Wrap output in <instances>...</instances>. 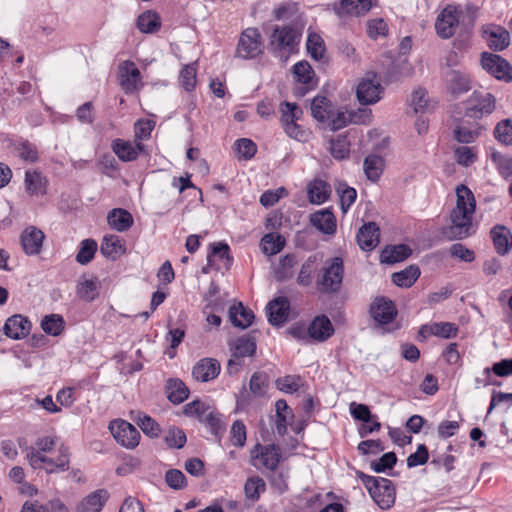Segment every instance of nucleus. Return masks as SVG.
<instances>
[{
  "label": "nucleus",
  "mask_w": 512,
  "mask_h": 512,
  "mask_svg": "<svg viewBox=\"0 0 512 512\" xmlns=\"http://www.w3.org/2000/svg\"><path fill=\"white\" fill-rule=\"evenodd\" d=\"M494 247L498 254L505 255L512 248V233L503 225H496L490 231Z\"/></svg>",
  "instance_id": "29"
},
{
  "label": "nucleus",
  "mask_w": 512,
  "mask_h": 512,
  "mask_svg": "<svg viewBox=\"0 0 512 512\" xmlns=\"http://www.w3.org/2000/svg\"><path fill=\"white\" fill-rule=\"evenodd\" d=\"M456 206L450 212V224L443 227L441 233L448 241L462 240L475 233L472 219L476 200L472 191L461 184L456 188Z\"/></svg>",
  "instance_id": "1"
},
{
  "label": "nucleus",
  "mask_w": 512,
  "mask_h": 512,
  "mask_svg": "<svg viewBox=\"0 0 512 512\" xmlns=\"http://www.w3.org/2000/svg\"><path fill=\"white\" fill-rule=\"evenodd\" d=\"M133 420L138 424L144 434L156 438L161 433L160 425L150 416L141 411L132 412Z\"/></svg>",
  "instance_id": "40"
},
{
  "label": "nucleus",
  "mask_w": 512,
  "mask_h": 512,
  "mask_svg": "<svg viewBox=\"0 0 512 512\" xmlns=\"http://www.w3.org/2000/svg\"><path fill=\"white\" fill-rule=\"evenodd\" d=\"M43 331L52 336H58L64 329V319L59 314L46 315L41 321Z\"/></svg>",
  "instance_id": "47"
},
{
  "label": "nucleus",
  "mask_w": 512,
  "mask_h": 512,
  "mask_svg": "<svg viewBox=\"0 0 512 512\" xmlns=\"http://www.w3.org/2000/svg\"><path fill=\"white\" fill-rule=\"evenodd\" d=\"M448 83L450 92L455 96L464 94L471 89L469 77L460 71H451L448 74Z\"/></svg>",
  "instance_id": "38"
},
{
  "label": "nucleus",
  "mask_w": 512,
  "mask_h": 512,
  "mask_svg": "<svg viewBox=\"0 0 512 512\" xmlns=\"http://www.w3.org/2000/svg\"><path fill=\"white\" fill-rule=\"evenodd\" d=\"M281 124L285 133L297 141H307L309 132L297 122L303 116V110L296 103L284 101L280 104Z\"/></svg>",
  "instance_id": "5"
},
{
  "label": "nucleus",
  "mask_w": 512,
  "mask_h": 512,
  "mask_svg": "<svg viewBox=\"0 0 512 512\" xmlns=\"http://www.w3.org/2000/svg\"><path fill=\"white\" fill-rule=\"evenodd\" d=\"M318 257L316 254L310 255L302 264L297 277V283L300 286L308 287L312 284L313 274L316 271V262Z\"/></svg>",
  "instance_id": "44"
},
{
  "label": "nucleus",
  "mask_w": 512,
  "mask_h": 512,
  "mask_svg": "<svg viewBox=\"0 0 512 512\" xmlns=\"http://www.w3.org/2000/svg\"><path fill=\"white\" fill-rule=\"evenodd\" d=\"M200 422L209 427L211 432L215 435L223 430L220 414L212 407H209V410L205 413Z\"/></svg>",
  "instance_id": "62"
},
{
  "label": "nucleus",
  "mask_w": 512,
  "mask_h": 512,
  "mask_svg": "<svg viewBox=\"0 0 512 512\" xmlns=\"http://www.w3.org/2000/svg\"><path fill=\"white\" fill-rule=\"evenodd\" d=\"M45 235L36 226L26 227L20 235V244L27 256L39 255L42 251Z\"/></svg>",
  "instance_id": "16"
},
{
  "label": "nucleus",
  "mask_w": 512,
  "mask_h": 512,
  "mask_svg": "<svg viewBox=\"0 0 512 512\" xmlns=\"http://www.w3.org/2000/svg\"><path fill=\"white\" fill-rule=\"evenodd\" d=\"M26 458L33 469H44L48 474L69 469V452L63 445L59 448V456L55 460L36 451L33 447L27 448Z\"/></svg>",
  "instance_id": "3"
},
{
  "label": "nucleus",
  "mask_w": 512,
  "mask_h": 512,
  "mask_svg": "<svg viewBox=\"0 0 512 512\" xmlns=\"http://www.w3.org/2000/svg\"><path fill=\"white\" fill-rule=\"evenodd\" d=\"M488 46L494 51H502L510 44V33L502 26L489 24L482 27Z\"/></svg>",
  "instance_id": "18"
},
{
  "label": "nucleus",
  "mask_w": 512,
  "mask_h": 512,
  "mask_svg": "<svg viewBox=\"0 0 512 512\" xmlns=\"http://www.w3.org/2000/svg\"><path fill=\"white\" fill-rule=\"evenodd\" d=\"M481 65L489 74L505 82L512 81V67L500 55L488 52L482 53Z\"/></svg>",
  "instance_id": "13"
},
{
  "label": "nucleus",
  "mask_w": 512,
  "mask_h": 512,
  "mask_svg": "<svg viewBox=\"0 0 512 512\" xmlns=\"http://www.w3.org/2000/svg\"><path fill=\"white\" fill-rule=\"evenodd\" d=\"M370 314L379 324H388L395 319L397 309L394 302L390 299L377 297L370 305Z\"/></svg>",
  "instance_id": "17"
},
{
  "label": "nucleus",
  "mask_w": 512,
  "mask_h": 512,
  "mask_svg": "<svg viewBox=\"0 0 512 512\" xmlns=\"http://www.w3.org/2000/svg\"><path fill=\"white\" fill-rule=\"evenodd\" d=\"M420 276V269L416 265H410L409 267L395 272L392 274V282L399 287L409 288L411 287Z\"/></svg>",
  "instance_id": "39"
},
{
  "label": "nucleus",
  "mask_w": 512,
  "mask_h": 512,
  "mask_svg": "<svg viewBox=\"0 0 512 512\" xmlns=\"http://www.w3.org/2000/svg\"><path fill=\"white\" fill-rule=\"evenodd\" d=\"M25 191L31 196L46 194L47 179L37 170H27L24 178Z\"/></svg>",
  "instance_id": "32"
},
{
  "label": "nucleus",
  "mask_w": 512,
  "mask_h": 512,
  "mask_svg": "<svg viewBox=\"0 0 512 512\" xmlns=\"http://www.w3.org/2000/svg\"><path fill=\"white\" fill-rule=\"evenodd\" d=\"M311 114L320 121L325 122L331 118V102L325 96H316L311 102Z\"/></svg>",
  "instance_id": "42"
},
{
  "label": "nucleus",
  "mask_w": 512,
  "mask_h": 512,
  "mask_svg": "<svg viewBox=\"0 0 512 512\" xmlns=\"http://www.w3.org/2000/svg\"><path fill=\"white\" fill-rule=\"evenodd\" d=\"M301 385V378L295 375H287L276 380L277 388L285 393L293 394L297 392Z\"/></svg>",
  "instance_id": "58"
},
{
  "label": "nucleus",
  "mask_w": 512,
  "mask_h": 512,
  "mask_svg": "<svg viewBox=\"0 0 512 512\" xmlns=\"http://www.w3.org/2000/svg\"><path fill=\"white\" fill-rule=\"evenodd\" d=\"M307 51L310 56L315 60H320L324 57V53L326 51L324 40L322 37L315 33L310 32L308 34L307 43H306Z\"/></svg>",
  "instance_id": "48"
},
{
  "label": "nucleus",
  "mask_w": 512,
  "mask_h": 512,
  "mask_svg": "<svg viewBox=\"0 0 512 512\" xmlns=\"http://www.w3.org/2000/svg\"><path fill=\"white\" fill-rule=\"evenodd\" d=\"M285 245V239L274 233H269L261 239V247L264 254L272 256L279 253Z\"/></svg>",
  "instance_id": "45"
},
{
  "label": "nucleus",
  "mask_w": 512,
  "mask_h": 512,
  "mask_svg": "<svg viewBox=\"0 0 512 512\" xmlns=\"http://www.w3.org/2000/svg\"><path fill=\"white\" fill-rule=\"evenodd\" d=\"M109 497L106 489L90 492L78 502L75 512H101Z\"/></svg>",
  "instance_id": "21"
},
{
  "label": "nucleus",
  "mask_w": 512,
  "mask_h": 512,
  "mask_svg": "<svg viewBox=\"0 0 512 512\" xmlns=\"http://www.w3.org/2000/svg\"><path fill=\"white\" fill-rule=\"evenodd\" d=\"M256 351V340L251 335L239 337L233 346L232 357L228 361V372L237 373L244 357L253 356Z\"/></svg>",
  "instance_id": "11"
},
{
  "label": "nucleus",
  "mask_w": 512,
  "mask_h": 512,
  "mask_svg": "<svg viewBox=\"0 0 512 512\" xmlns=\"http://www.w3.org/2000/svg\"><path fill=\"white\" fill-rule=\"evenodd\" d=\"M344 276V264L340 257H334L326 262L316 280L319 292L330 294L340 290Z\"/></svg>",
  "instance_id": "4"
},
{
  "label": "nucleus",
  "mask_w": 512,
  "mask_h": 512,
  "mask_svg": "<svg viewBox=\"0 0 512 512\" xmlns=\"http://www.w3.org/2000/svg\"><path fill=\"white\" fill-rule=\"evenodd\" d=\"M97 248V242L93 239L81 241L79 251L76 254V261L81 265L88 264L94 258Z\"/></svg>",
  "instance_id": "49"
},
{
  "label": "nucleus",
  "mask_w": 512,
  "mask_h": 512,
  "mask_svg": "<svg viewBox=\"0 0 512 512\" xmlns=\"http://www.w3.org/2000/svg\"><path fill=\"white\" fill-rule=\"evenodd\" d=\"M236 52L243 59H253L262 52V36L257 28H247L241 33Z\"/></svg>",
  "instance_id": "9"
},
{
  "label": "nucleus",
  "mask_w": 512,
  "mask_h": 512,
  "mask_svg": "<svg viewBox=\"0 0 512 512\" xmlns=\"http://www.w3.org/2000/svg\"><path fill=\"white\" fill-rule=\"evenodd\" d=\"M220 370V363L216 359L203 358L194 365L192 376L197 381L208 382L216 378Z\"/></svg>",
  "instance_id": "24"
},
{
  "label": "nucleus",
  "mask_w": 512,
  "mask_h": 512,
  "mask_svg": "<svg viewBox=\"0 0 512 512\" xmlns=\"http://www.w3.org/2000/svg\"><path fill=\"white\" fill-rule=\"evenodd\" d=\"M372 7L371 0H341L334 6V12L339 18L365 15Z\"/></svg>",
  "instance_id": "23"
},
{
  "label": "nucleus",
  "mask_w": 512,
  "mask_h": 512,
  "mask_svg": "<svg viewBox=\"0 0 512 512\" xmlns=\"http://www.w3.org/2000/svg\"><path fill=\"white\" fill-rule=\"evenodd\" d=\"M496 99L491 93L474 92L467 101L465 116L473 119H481L494 112Z\"/></svg>",
  "instance_id": "8"
},
{
  "label": "nucleus",
  "mask_w": 512,
  "mask_h": 512,
  "mask_svg": "<svg viewBox=\"0 0 512 512\" xmlns=\"http://www.w3.org/2000/svg\"><path fill=\"white\" fill-rule=\"evenodd\" d=\"M98 289L97 278H87L83 275L77 282L76 294L81 300L91 302L97 298Z\"/></svg>",
  "instance_id": "35"
},
{
  "label": "nucleus",
  "mask_w": 512,
  "mask_h": 512,
  "mask_svg": "<svg viewBox=\"0 0 512 512\" xmlns=\"http://www.w3.org/2000/svg\"><path fill=\"white\" fill-rule=\"evenodd\" d=\"M160 25V17L152 11L142 13L137 19V27L143 33H154L160 28Z\"/></svg>",
  "instance_id": "46"
},
{
  "label": "nucleus",
  "mask_w": 512,
  "mask_h": 512,
  "mask_svg": "<svg viewBox=\"0 0 512 512\" xmlns=\"http://www.w3.org/2000/svg\"><path fill=\"white\" fill-rule=\"evenodd\" d=\"M252 457L258 460L268 470H275L280 462L281 453L279 446L275 444H257L252 450Z\"/></svg>",
  "instance_id": "19"
},
{
  "label": "nucleus",
  "mask_w": 512,
  "mask_h": 512,
  "mask_svg": "<svg viewBox=\"0 0 512 512\" xmlns=\"http://www.w3.org/2000/svg\"><path fill=\"white\" fill-rule=\"evenodd\" d=\"M274 18L278 21L293 19L298 13V4L294 2H284L274 9Z\"/></svg>",
  "instance_id": "59"
},
{
  "label": "nucleus",
  "mask_w": 512,
  "mask_h": 512,
  "mask_svg": "<svg viewBox=\"0 0 512 512\" xmlns=\"http://www.w3.org/2000/svg\"><path fill=\"white\" fill-rule=\"evenodd\" d=\"M107 222L112 229L118 232H124L130 229L134 221L131 213L127 210L114 208L109 211Z\"/></svg>",
  "instance_id": "34"
},
{
  "label": "nucleus",
  "mask_w": 512,
  "mask_h": 512,
  "mask_svg": "<svg viewBox=\"0 0 512 512\" xmlns=\"http://www.w3.org/2000/svg\"><path fill=\"white\" fill-rule=\"evenodd\" d=\"M235 149L240 158L251 159L257 152L256 144L247 138L238 139L235 142Z\"/></svg>",
  "instance_id": "61"
},
{
  "label": "nucleus",
  "mask_w": 512,
  "mask_h": 512,
  "mask_svg": "<svg viewBox=\"0 0 512 512\" xmlns=\"http://www.w3.org/2000/svg\"><path fill=\"white\" fill-rule=\"evenodd\" d=\"M265 490V482L260 477H252L247 479L244 485L245 495L248 499L256 500L260 493Z\"/></svg>",
  "instance_id": "55"
},
{
  "label": "nucleus",
  "mask_w": 512,
  "mask_h": 512,
  "mask_svg": "<svg viewBox=\"0 0 512 512\" xmlns=\"http://www.w3.org/2000/svg\"><path fill=\"white\" fill-rule=\"evenodd\" d=\"M461 11L454 5H447L437 16L435 29L442 39L451 38L459 25Z\"/></svg>",
  "instance_id": "10"
},
{
  "label": "nucleus",
  "mask_w": 512,
  "mask_h": 512,
  "mask_svg": "<svg viewBox=\"0 0 512 512\" xmlns=\"http://www.w3.org/2000/svg\"><path fill=\"white\" fill-rule=\"evenodd\" d=\"M357 476L368 490L370 496L381 509H389L395 502V488L391 480L374 477L358 471Z\"/></svg>",
  "instance_id": "2"
},
{
  "label": "nucleus",
  "mask_w": 512,
  "mask_h": 512,
  "mask_svg": "<svg viewBox=\"0 0 512 512\" xmlns=\"http://www.w3.org/2000/svg\"><path fill=\"white\" fill-rule=\"evenodd\" d=\"M430 332L434 336L449 339L456 337L458 328L454 323L436 322L431 324Z\"/></svg>",
  "instance_id": "52"
},
{
  "label": "nucleus",
  "mask_w": 512,
  "mask_h": 512,
  "mask_svg": "<svg viewBox=\"0 0 512 512\" xmlns=\"http://www.w3.org/2000/svg\"><path fill=\"white\" fill-rule=\"evenodd\" d=\"M209 407L210 405L205 402L194 400L184 406L183 413L188 417H195L200 422Z\"/></svg>",
  "instance_id": "60"
},
{
  "label": "nucleus",
  "mask_w": 512,
  "mask_h": 512,
  "mask_svg": "<svg viewBox=\"0 0 512 512\" xmlns=\"http://www.w3.org/2000/svg\"><path fill=\"white\" fill-rule=\"evenodd\" d=\"M165 482L174 490H182L187 486L186 476L178 469H169L165 473Z\"/></svg>",
  "instance_id": "56"
},
{
  "label": "nucleus",
  "mask_w": 512,
  "mask_h": 512,
  "mask_svg": "<svg viewBox=\"0 0 512 512\" xmlns=\"http://www.w3.org/2000/svg\"><path fill=\"white\" fill-rule=\"evenodd\" d=\"M297 264V259L294 254H286L281 257L278 265L274 269V276L277 281H285L293 277V268Z\"/></svg>",
  "instance_id": "41"
},
{
  "label": "nucleus",
  "mask_w": 512,
  "mask_h": 512,
  "mask_svg": "<svg viewBox=\"0 0 512 512\" xmlns=\"http://www.w3.org/2000/svg\"><path fill=\"white\" fill-rule=\"evenodd\" d=\"M246 437L247 434L244 423L240 420L234 421L230 431V440L232 444L236 447H243L246 443Z\"/></svg>",
  "instance_id": "63"
},
{
  "label": "nucleus",
  "mask_w": 512,
  "mask_h": 512,
  "mask_svg": "<svg viewBox=\"0 0 512 512\" xmlns=\"http://www.w3.org/2000/svg\"><path fill=\"white\" fill-rule=\"evenodd\" d=\"M340 197V206L343 213H346L351 205L355 202L357 192L354 188L348 187L346 184H340L337 188Z\"/></svg>",
  "instance_id": "53"
},
{
  "label": "nucleus",
  "mask_w": 512,
  "mask_h": 512,
  "mask_svg": "<svg viewBox=\"0 0 512 512\" xmlns=\"http://www.w3.org/2000/svg\"><path fill=\"white\" fill-rule=\"evenodd\" d=\"M383 87L374 72H368L359 81L356 96L362 105H372L381 99Z\"/></svg>",
  "instance_id": "7"
},
{
  "label": "nucleus",
  "mask_w": 512,
  "mask_h": 512,
  "mask_svg": "<svg viewBox=\"0 0 512 512\" xmlns=\"http://www.w3.org/2000/svg\"><path fill=\"white\" fill-rule=\"evenodd\" d=\"M331 186L324 180L314 179L307 186V196L309 202L320 205L326 202L331 195Z\"/></svg>",
  "instance_id": "30"
},
{
  "label": "nucleus",
  "mask_w": 512,
  "mask_h": 512,
  "mask_svg": "<svg viewBox=\"0 0 512 512\" xmlns=\"http://www.w3.org/2000/svg\"><path fill=\"white\" fill-rule=\"evenodd\" d=\"M112 150L123 162L134 161L144 150L141 142L131 143L122 139H115L112 142Z\"/></svg>",
  "instance_id": "27"
},
{
  "label": "nucleus",
  "mask_w": 512,
  "mask_h": 512,
  "mask_svg": "<svg viewBox=\"0 0 512 512\" xmlns=\"http://www.w3.org/2000/svg\"><path fill=\"white\" fill-rule=\"evenodd\" d=\"M119 84L125 93H133L141 86V74L135 63L125 60L118 68Z\"/></svg>",
  "instance_id": "15"
},
{
  "label": "nucleus",
  "mask_w": 512,
  "mask_h": 512,
  "mask_svg": "<svg viewBox=\"0 0 512 512\" xmlns=\"http://www.w3.org/2000/svg\"><path fill=\"white\" fill-rule=\"evenodd\" d=\"M495 138L505 144V145H511L512 144V121L509 119H505L500 121L494 130Z\"/></svg>",
  "instance_id": "54"
},
{
  "label": "nucleus",
  "mask_w": 512,
  "mask_h": 512,
  "mask_svg": "<svg viewBox=\"0 0 512 512\" xmlns=\"http://www.w3.org/2000/svg\"><path fill=\"white\" fill-rule=\"evenodd\" d=\"M228 317L233 326L245 329L252 324L254 313L252 310L244 307L241 302H238L229 308Z\"/></svg>",
  "instance_id": "31"
},
{
  "label": "nucleus",
  "mask_w": 512,
  "mask_h": 512,
  "mask_svg": "<svg viewBox=\"0 0 512 512\" xmlns=\"http://www.w3.org/2000/svg\"><path fill=\"white\" fill-rule=\"evenodd\" d=\"M293 75L297 86L294 88V94L297 97L305 96L310 90L316 87L314 80V70L307 61H300L293 66Z\"/></svg>",
  "instance_id": "14"
},
{
  "label": "nucleus",
  "mask_w": 512,
  "mask_h": 512,
  "mask_svg": "<svg viewBox=\"0 0 512 512\" xmlns=\"http://www.w3.org/2000/svg\"><path fill=\"white\" fill-rule=\"evenodd\" d=\"M101 254L111 260H116L126 251L124 241L117 235L104 236L101 247Z\"/></svg>",
  "instance_id": "33"
},
{
  "label": "nucleus",
  "mask_w": 512,
  "mask_h": 512,
  "mask_svg": "<svg viewBox=\"0 0 512 512\" xmlns=\"http://www.w3.org/2000/svg\"><path fill=\"white\" fill-rule=\"evenodd\" d=\"M109 430L114 439L123 447L133 449L139 444V431L127 421L113 420L109 424Z\"/></svg>",
  "instance_id": "12"
},
{
  "label": "nucleus",
  "mask_w": 512,
  "mask_h": 512,
  "mask_svg": "<svg viewBox=\"0 0 512 512\" xmlns=\"http://www.w3.org/2000/svg\"><path fill=\"white\" fill-rule=\"evenodd\" d=\"M310 223L324 234L332 235L336 232V218L329 209L319 210L311 214Z\"/></svg>",
  "instance_id": "28"
},
{
  "label": "nucleus",
  "mask_w": 512,
  "mask_h": 512,
  "mask_svg": "<svg viewBox=\"0 0 512 512\" xmlns=\"http://www.w3.org/2000/svg\"><path fill=\"white\" fill-rule=\"evenodd\" d=\"M330 152L335 159H344L349 154V142L345 135H337L330 140Z\"/></svg>",
  "instance_id": "50"
},
{
  "label": "nucleus",
  "mask_w": 512,
  "mask_h": 512,
  "mask_svg": "<svg viewBox=\"0 0 512 512\" xmlns=\"http://www.w3.org/2000/svg\"><path fill=\"white\" fill-rule=\"evenodd\" d=\"M31 327V321L27 317L15 314L6 320L3 332L8 338L20 340L30 334Z\"/></svg>",
  "instance_id": "20"
},
{
  "label": "nucleus",
  "mask_w": 512,
  "mask_h": 512,
  "mask_svg": "<svg viewBox=\"0 0 512 512\" xmlns=\"http://www.w3.org/2000/svg\"><path fill=\"white\" fill-rule=\"evenodd\" d=\"M307 333L313 340L324 342L334 334V327L326 315H318L310 323Z\"/></svg>",
  "instance_id": "25"
},
{
  "label": "nucleus",
  "mask_w": 512,
  "mask_h": 512,
  "mask_svg": "<svg viewBox=\"0 0 512 512\" xmlns=\"http://www.w3.org/2000/svg\"><path fill=\"white\" fill-rule=\"evenodd\" d=\"M164 440L168 447L180 449L185 445L187 438L183 430L171 428L167 431Z\"/></svg>",
  "instance_id": "64"
},
{
  "label": "nucleus",
  "mask_w": 512,
  "mask_h": 512,
  "mask_svg": "<svg viewBox=\"0 0 512 512\" xmlns=\"http://www.w3.org/2000/svg\"><path fill=\"white\" fill-rule=\"evenodd\" d=\"M379 227L375 222L365 223L357 233V242L364 251L373 250L379 243Z\"/></svg>",
  "instance_id": "26"
},
{
  "label": "nucleus",
  "mask_w": 512,
  "mask_h": 512,
  "mask_svg": "<svg viewBox=\"0 0 512 512\" xmlns=\"http://www.w3.org/2000/svg\"><path fill=\"white\" fill-rule=\"evenodd\" d=\"M300 37V33L292 26L276 25L270 36L269 49L275 55H279L282 51L291 52L298 45Z\"/></svg>",
  "instance_id": "6"
},
{
  "label": "nucleus",
  "mask_w": 512,
  "mask_h": 512,
  "mask_svg": "<svg viewBox=\"0 0 512 512\" xmlns=\"http://www.w3.org/2000/svg\"><path fill=\"white\" fill-rule=\"evenodd\" d=\"M290 302L287 297L280 296L267 305L268 321L273 326L283 325L289 316Z\"/></svg>",
  "instance_id": "22"
},
{
  "label": "nucleus",
  "mask_w": 512,
  "mask_h": 512,
  "mask_svg": "<svg viewBox=\"0 0 512 512\" xmlns=\"http://www.w3.org/2000/svg\"><path fill=\"white\" fill-rule=\"evenodd\" d=\"M166 393L169 401L173 404H180L189 396V389L180 379H168Z\"/></svg>",
  "instance_id": "37"
},
{
  "label": "nucleus",
  "mask_w": 512,
  "mask_h": 512,
  "mask_svg": "<svg viewBox=\"0 0 512 512\" xmlns=\"http://www.w3.org/2000/svg\"><path fill=\"white\" fill-rule=\"evenodd\" d=\"M179 83L186 91H192L196 85V67L194 64L185 65L179 74Z\"/></svg>",
  "instance_id": "51"
},
{
  "label": "nucleus",
  "mask_w": 512,
  "mask_h": 512,
  "mask_svg": "<svg viewBox=\"0 0 512 512\" xmlns=\"http://www.w3.org/2000/svg\"><path fill=\"white\" fill-rule=\"evenodd\" d=\"M250 391L255 396H262L265 394L268 387V376L264 372H255L250 379Z\"/></svg>",
  "instance_id": "57"
},
{
  "label": "nucleus",
  "mask_w": 512,
  "mask_h": 512,
  "mask_svg": "<svg viewBox=\"0 0 512 512\" xmlns=\"http://www.w3.org/2000/svg\"><path fill=\"white\" fill-rule=\"evenodd\" d=\"M412 253L409 246L405 244H399L395 246L386 247L380 255L381 263L394 264L407 259Z\"/></svg>",
  "instance_id": "36"
},
{
  "label": "nucleus",
  "mask_w": 512,
  "mask_h": 512,
  "mask_svg": "<svg viewBox=\"0 0 512 512\" xmlns=\"http://www.w3.org/2000/svg\"><path fill=\"white\" fill-rule=\"evenodd\" d=\"M363 167L367 178L376 182L383 172L384 161L380 156L371 154L365 158Z\"/></svg>",
  "instance_id": "43"
}]
</instances>
